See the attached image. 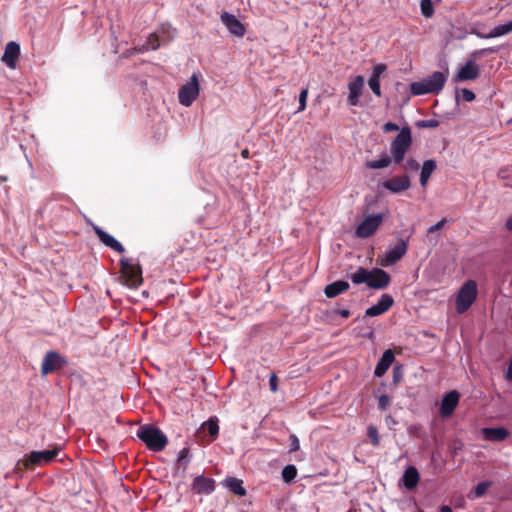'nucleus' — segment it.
I'll return each mask as SVG.
<instances>
[{"label":"nucleus","mask_w":512,"mask_h":512,"mask_svg":"<svg viewBox=\"0 0 512 512\" xmlns=\"http://www.w3.org/2000/svg\"><path fill=\"white\" fill-rule=\"evenodd\" d=\"M67 361L56 351H48L41 364V374L48 375L66 366Z\"/></svg>","instance_id":"11"},{"label":"nucleus","mask_w":512,"mask_h":512,"mask_svg":"<svg viewBox=\"0 0 512 512\" xmlns=\"http://www.w3.org/2000/svg\"><path fill=\"white\" fill-rule=\"evenodd\" d=\"M367 435L369 437L370 442L374 446H378L380 443V437L378 434V430L375 426L370 425L367 429Z\"/></svg>","instance_id":"33"},{"label":"nucleus","mask_w":512,"mask_h":512,"mask_svg":"<svg viewBox=\"0 0 512 512\" xmlns=\"http://www.w3.org/2000/svg\"><path fill=\"white\" fill-rule=\"evenodd\" d=\"M93 230L95 234L98 236L99 240L106 245L107 247L111 248L112 250L122 254L125 252L124 246L116 240L113 236L102 230L100 227L94 225Z\"/></svg>","instance_id":"20"},{"label":"nucleus","mask_w":512,"mask_h":512,"mask_svg":"<svg viewBox=\"0 0 512 512\" xmlns=\"http://www.w3.org/2000/svg\"><path fill=\"white\" fill-rule=\"evenodd\" d=\"M370 276V270H367L363 267H359L356 272L350 275V279L354 284L366 283L368 285Z\"/></svg>","instance_id":"27"},{"label":"nucleus","mask_w":512,"mask_h":512,"mask_svg":"<svg viewBox=\"0 0 512 512\" xmlns=\"http://www.w3.org/2000/svg\"><path fill=\"white\" fill-rule=\"evenodd\" d=\"M447 222V220L445 218H443L442 220L438 221L436 224L432 225L431 227L428 228V234H432L438 230H440L441 228H443V226L445 225V223Z\"/></svg>","instance_id":"43"},{"label":"nucleus","mask_w":512,"mask_h":512,"mask_svg":"<svg viewBox=\"0 0 512 512\" xmlns=\"http://www.w3.org/2000/svg\"><path fill=\"white\" fill-rule=\"evenodd\" d=\"M418 482H399L400 488L405 491H413Z\"/></svg>","instance_id":"45"},{"label":"nucleus","mask_w":512,"mask_h":512,"mask_svg":"<svg viewBox=\"0 0 512 512\" xmlns=\"http://www.w3.org/2000/svg\"><path fill=\"white\" fill-rule=\"evenodd\" d=\"M214 482H192L190 491L193 494H210L214 491Z\"/></svg>","instance_id":"25"},{"label":"nucleus","mask_w":512,"mask_h":512,"mask_svg":"<svg viewBox=\"0 0 512 512\" xmlns=\"http://www.w3.org/2000/svg\"><path fill=\"white\" fill-rule=\"evenodd\" d=\"M19 56H20V45L14 41H10L5 46L4 54L2 55L1 60L9 68L15 69Z\"/></svg>","instance_id":"17"},{"label":"nucleus","mask_w":512,"mask_h":512,"mask_svg":"<svg viewBox=\"0 0 512 512\" xmlns=\"http://www.w3.org/2000/svg\"><path fill=\"white\" fill-rule=\"evenodd\" d=\"M335 313L339 314L343 318H348L350 316V311L348 309H338Z\"/></svg>","instance_id":"50"},{"label":"nucleus","mask_w":512,"mask_h":512,"mask_svg":"<svg viewBox=\"0 0 512 512\" xmlns=\"http://www.w3.org/2000/svg\"><path fill=\"white\" fill-rule=\"evenodd\" d=\"M364 86V78L363 76H356L353 80L349 81V95L347 98V102L350 106H357L359 103V97L362 93V89Z\"/></svg>","instance_id":"18"},{"label":"nucleus","mask_w":512,"mask_h":512,"mask_svg":"<svg viewBox=\"0 0 512 512\" xmlns=\"http://www.w3.org/2000/svg\"><path fill=\"white\" fill-rule=\"evenodd\" d=\"M394 299L389 294H383L378 302L365 311V316L375 317L387 312L393 305Z\"/></svg>","instance_id":"15"},{"label":"nucleus","mask_w":512,"mask_h":512,"mask_svg":"<svg viewBox=\"0 0 512 512\" xmlns=\"http://www.w3.org/2000/svg\"><path fill=\"white\" fill-rule=\"evenodd\" d=\"M147 46L152 50H156L160 46L159 36L156 33H151L147 39Z\"/></svg>","instance_id":"36"},{"label":"nucleus","mask_w":512,"mask_h":512,"mask_svg":"<svg viewBox=\"0 0 512 512\" xmlns=\"http://www.w3.org/2000/svg\"><path fill=\"white\" fill-rule=\"evenodd\" d=\"M58 452V448L43 451H32L17 462L15 469L18 471L23 469H35L36 467L48 464L55 459Z\"/></svg>","instance_id":"4"},{"label":"nucleus","mask_w":512,"mask_h":512,"mask_svg":"<svg viewBox=\"0 0 512 512\" xmlns=\"http://www.w3.org/2000/svg\"><path fill=\"white\" fill-rule=\"evenodd\" d=\"M496 52L493 48H487L482 50L474 51L471 55L473 59H470L466 62V64L459 70V72L456 75L455 80L456 81H467V80H474L476 79L480 74V69L478 65L475 63L474 59H476L478 56L483 55L485 53H493Z\"/></svg>","instance_id":"7"},{"label":"nucleus","mask_w":512,"mask_h":512,"mask_svg":"<svg viewBox=\"0 0 512 512\" xmlns=\"http://www.w3.org/2000/svg\"><path fill=\"white\" fill-rule=\"evenodd\" d=\"M512 32V20L509 21L506 24H501L496 27H494L489 33L483 34L478 31H473V34H475L477 37L482 39H489V38H496L500 37L506 34H509Z\"/></svg>","instance_id":"23"},{"label":"nucleus","mask_w":512,"mask_h":512,"mask_svg":"<svg viewBox=\"0 0 512 512\" xmlns=\"http://www.w3.org/2000/svg\"><path fill=\"white\" fill-rule=\"evenodd\" d=\"M410 186L411 181L407 175L394 176L382 182V187L394 194L401 193L409 189Z\"/></svg>","instance_id":"13"},{"label":"nucleus","mask_w":512,"mask_h":512,"mask_svg":"<svg viewBox=\"0 0 512 512\" xmlns=\"http://www.w3.org/2000/svg\"><path fill=\"white\" fill-rule=\"evenodd\" d=\"M491 482H479L475 487L474 491L469 494V498H479L482 497L490 487Z\"/></svg>","instance_id":"30"},{"label":"nucleus","mask_w":512,"mask_h":512,"mask_svg":"<svg viewBox=\"0 0 512 512\" xmlns=\"http://www.w3.org/2000/svg\"><path fill=\"white\" fill-rule=\"evenodd\" d=\"M189 463L190 449L188 447H184L178 452L173 476L178 478L186 477L185 472Z\"/></svg>","instance_id":"19"},{"label":"nucleus","mask_w":512,"mask_h":512,"mask_svg":"<svg viewBox=\"0 0 512 512\" xmlns=\"http://www.w3.org/2000/svg\"><path fill=\"white\" fill-rule=\"evenodd\" d=\"M371 276L369 277L368 287L373 289H384L390 282V275L380 268H374L370 270Z\"/></svg>","instance_id":"16"},{"label":"nucleus","mask_w":512,"mask_h":512,"mask_svg":"<svg viewBox=\"0 0 512 512\" xmlns=\"http://www.w3.org/2000/svg\"><path fill=\"white\" fill-rule=\"evenodd\" d=\"M446 83V76L443 72L435 71L422 81L410 84L412 95L436 94L439 93Z\"/></svg>","instance_id":"3"},{"label":"nucleus","mask_w":512,"mask_h":512,"mask_svg":"<svg viewBox=\"0 0 512 512\" xmlns=\"http://www.w3.org/2000/svg\"><path fill=\"white\" fill-rule=\"evenodd\" d=\"M402 377V372L400 367H395L393 371V380L394 382H398Z\"/></svg>","instance_id":"48"},{"label":"nucleus","mask_w":512,"mask_h":512,"mask_svg":"<svg viewBox=\"0 0 512 512\" xmlns=\"http://www.w3.org/2000/svg\"><path fill=\"white\" fill-rule=\"evenodd\" d=\"M136 435L153 452L163 451L168 444L167 436L153 424L141 425Z\"/></svg>","instance_id":"2"},{"label":"nucleus","mask_w":512,"mask_h":512,"mask_svg":"<svg viewBox=\"0 0 512 512\" xmlns=\"http://www.w3.org/2000/svg\"><path fill=\"white\" fill-rule=\"evenodd\" d=\"M420 10L425 18H431L434 15V6L432 0H421Z\"/></svg>","instance_id":"29"},{"label":"nucleus","mask_w":512,"mask_h":512,"mask_svg":"<svg viewBox=\"0 0 512 512\" xmlns=\"http://www.w3.org/2000/svg\"><path fill=\"white\" fill-rule=\"evenodd\" d=\"M461 94H462V98L467 101V102H471L475 99V94L473 91L467 89V88H463L461 90Z\"/></svg>","instance_id":"41"},{"label":"nucleus","mask_w":512,"mask_h":512,"mask_svg":"<svg viewBox=\"0 0 512 512\" xmlns=\"http://www.w3.org/2000/svg\"><path fill=\"white\" fill-rule=\"evenodd\" d=\"M383 222V215H368L364 220L357 226L355 235L358 238H368L372 236Z\"/></svg>","instance_id":"9"},{"label":"nucleus","mask_w":512,"mask_h":512,"mask_svg":"<svg viewBox=\"0 0 512 512\" xmlns=\"http://www.w3.org/2000/svg\"><path fill=\"white\" fill-rule=\"evenodd\" d=\"M199 95V83L195 74L192 75L190 81L181 86L178 93L179 102L189 107Z\"/></svg>","instance_id":"8"},{"label":"nucleus","mask_w":512,"mask_h":512,"mask_svg":"<svg viewBox=\"0 0 512 512\" xmlns=\"http://www.w3.org/2000/svg\"><path fill=\"white\" fill-rule=\"evenodd\" d=\"M220 18L222 23L227 27L232 35L237 37H243L245 35L246 28L235 15L224 11L222 12Z\"/></svg>","instance_id":"14"},{"label":"nucleus","mask_w":512,"mask_h":512,"mask_svg":"<svg viewBox=\"0 0 512 512\" xmlns=\"http://www.w3.org/2000/svg\"><path fill=\"white\" fill-rule=\"evenodd\" d=\"M193 480H197V481H200V480H212L211 478H207L205 477L204 475H196Z\"/></svg>","instance_id":"53"},{"label":"nucleus","mask_w":512,"mask_h":512,"mask_svg":"<svg viewBox=\"0 0 512 512\" xmlns=\"http://www.w3.org/2000/svg\"><path fill=\"white\" fill-rule=\"evenodd\" d=\"M368 85L376 96H378V97L381 96L379 78L370 77V79L368 81Z\"/></svg>","instance_id":"35"},{"label":"nucleus","mask_w":512,"mask_h":512,"mask_svg":"<svg viewBox=\"0 0 512 512\" xmlns=\"http://www.w3.org/2000/svg\"><path fill=\"white\" fill-rule=\"evenodd\" d=\"M405 169L411 170V171H416L419 169V164L416 160L409 158V159H407V161L405 163Z\"/></svg>","instance_id":"44"},{"label":"nucleus","mask_w":512,"mask_h":512,"mask_svg":"<svg viewBox=\"0 0 512 512\" xmlns=\"http://www.w3.org/2000/svg\"><path fill=\"white\" fill-rule=\"evenodd\" d=\"M505 228L508 231H512V215L510 217H508V219L506 220Z\"/></svg>","instance_id":"51"},{"label":"nucleus","mask_w":512,"mask_h":512,"mask_svg":"<svg viewBox=\"0 0 512 512\" xmlns=\"http://www.w3.org/2000/svg\"><path fill=\"white\" fill-rule=\"evenodd\" d=\"M394 359H395V356H394L393 351L391 349H387L383 353L380 360L378 361V363L375 367V370H374V375L376 377H382L387 372V370L393 363Z\"/></svg>","instance_id":"21"},{"label":"nucleus","mask_w":512,"mask_h":512,"mask_svg":"<svg viewBox=\"0 0 512 512\" xmlns=\"http://www.w3.org/2000/svg\"><path fill=\"white\" fill-rule=\"evenodd\" d=\"M460 393L456 390H452L444 395L442 398L439 414L442 418H449L453 415L456 407L459 404Z\"/></svg>","instance_id":"12"},{"label":"nucleus","mask_w":512,"mask_h":512,"mask_svg":"<svg viewBox=\"0 0 512 512\" xmlns=\"http://www.w3.org/2000/svg\"><path fill=\"white\" fill-rule=\"evenodd\" d=\"M269 386L272 392H276L278 390V378L275 373H272L269 377Z\"/></svg>","instance_id":"42"},{"label":"nucleus","mask_w":512,"mask_h":512,"mask_svg":"<svg viewBox=\"0 0 512 512\" xmlns=\"http://www.w3.org/2000/svg\"><path fill=\"white\" fill-rule=\"evenodd\" d=\"M383 130L386 133L394 132V131L399 130V126L394 122H387L384 124Z\"/></svg>","instance_id":"47"},{"label":"nucleus","mask_w":512,"mask_h":512,"mask_svg":"<svg viewBox=\"0 0 512 512\" xmlns=\"http://www.w3.org/2000/svg\"><path fill=\"white\" fill-rule=\"evenodd\" d=\"M242 483L243 482H225L229 491H231L232 493H234L238 496H244L246 494V490L242 486Z\"/></svg>","instance_id":"31"},{"label":"nucleus","mask_w":512,"mask_h":512,"mask_svg":"<svg viewBox=\"0 0 512 512\" xmlns=\"http://www.w3.org/2000/svg\"><path fill=\"white\" fill-rule=\"evenodd\" d=\"M308 97V89H303L299 94V108L298 112H302L306 109V101Z\"/></svg>","instance_id":"37"},{"label":"nucleus","mask_w":512,"mask_h":512,"mask_svg":"<svg viewBox=\"0 0 512 512\" xmlns=\"http://www.w3.org/2000/svg\"><path fill=\"white\" fill-rule=\"evenodd\" d=\"M440 512H452V509L450 506L448 505H443L441 508H440Z\"/></svg>","instance_id":"54"},{"label":"nucleus","mask_w":512,"mask_h":512,"mask_svg":"<svg viewBox=\"0 0 512 512\" xmlns=\"http://www.w3.org/2000/svg\"><path fill=\"white\" fill-rule=\"evenodd\" d=\"M350 285L347 281L338 280L329 285L324 289V294L327 298H334L349 289Z\"/></svg>","instance_id":"24"},{"label":"nucleus","mask_w":512,"mask_h":512,"mask_svg":"<svg viewBox=\"0 0 512 512\" xmlns=\"http://www.w3.org/2000/svg\"><path fill=\"white\" fill-rule=\"evenodd\" d=\"M120 281L130 289H137L143 283L142 268L137 263H131L127 258L120 259Z\"/></svg>","instance_id":"5"},{"label":"nucleus","mask_w":512,"mask_h":512,"mask_svg":"<svg viewBox=\"0 0 512 512\" xmlns=\"http://www.w3.org/2000/svg\"><path fill=\"white\" fill-rule=\"evenodd\" d=\"M401 480H419L418 470L414 466H409L405 470Z\"/></svg>","instance_id":"34"},{"label":"nucleus","mask_w":512,"mask_h":512,"mask_svg":"<svg viewBox=\"0 0 512 512\" xmlns=\"http://www.w3.org/2000/svg\"><path fill=\"white\" fill-rule=\"evenodd\" d=\"M408 249V241L400 239L395 246L387 249L385 256L380 260V265L387 267L395 264L406 254Z\"/></svg>","instance_id":"10"},{"label":"nucleus","mask_w":512,"mask_h":512,"mask_svg":"<svg viewBox=\"0 0 512 512\" xmlns=\"http://www.w3.org/2000/svg\"><path fill=\"white\" fill-rule=\"evenodd\" d=\"M482 435L485 440L491 442H502L509 436V431L504 427L483 428Z\"/></svg>","instance_id":"22"},{"label":"nucleus","mask_w":512,"mask_h":512,"mask_svg":"<svg viewBox=\"0 0 512 512\" xmlns=\"http://www.w3.org/2000/svg\"><path fill=\"white\" fill-rule=\"evenodd\" d=\"M7 181L6 176H0V183Z\"/></svg>","instance_id":"55"},{"label":"nucleus","mask_w":512,"mask_h":512,"mask_svg":"<svg viewBox=\"0 0 512 512\" xmlns=\"http://www.w3.org/2000/svg\"><path fill=\"white\" fill-rule=\"evenodd\" d=\"M477 293V284L474 280L465 282L456 297V311L459 314L466 312L476 300Z\"/></svg>","instance_id":"6"},{"label":"nucleus","mask_w":512,"mask_h":512,"mask_svg":"<svg viewBox=\"0 0 512 512\" xmlns=\"http://www.w3.org/2000/svg\"><path fill=\"white\" fill-rule=\"evenodd\" d=\"M290 440H291V447H290V451H291V452H294V451L299 450V448H300V443H299V439L297 438V436H296V435H294V434L290 435Z\"/></svg>","instance_id":"46"},{"label":"nucleus","mask_w":512,"mask_h":512,"mask_svg":"<svg viewBox=\"0 0 512 512\" xmlns=\"http://www.w3.org/2000/svg\"><path fill=\"white\" fill-rule=\"evenodd\" d=\"M200 430L207 431L211 438L215 439L219 433L218 420L216 418H210L201 425Z\"/></svg>","instance_id":"28"},{"label":"nucleus","mask_w":512,"mask_h":512,"mask_svg":"<svg viewBox=\"0 0 512 512\" xmlns=\"http://www.w3.org/2000/svg\"><path fill=\"white\" fill-rule=\"evenodd\" d=\"M391 404V399L388 395H380L378 398V408L380 410H386Z\"/></svg>","instance_id":"39"},{"label":"nucleus","mask_w":512,"mask_h":512,"mask_svg":"<svg viewBox=\"0 0 512 512\" xmlns=\"http://www.w3.org/2000/svg\"><path fill=\"white\" fill-rule=\"evenodd\" d=\"M386 70V65L385 64H377L374 66L373 68V72H372V75L371 77H374V78H379L380 79V76L381 74Z\"/></svg>","instance_id":"40"},{"label":"nucleus","mask_w":512,"mask_h":512,"mask_svg":"<svg viewBox=\"0 0 512 512\" xmlns=\"http://www.w3.org/2000/svg\"><path fill=\"white\" fill-rule=\"evenodd\" d=\"M297 476V469L294 465H286L282 470L283 480H294Z\"/></svg>","instance_id":"32"},{"label":"nucleus","mask_w":512,"mask_h":512,"mask_svg":"<svg viewBox=\"0 0 512 512\" xmlns=\"http://www.w3.org/2000/svg\"><path fill=\"white\" fill-rule=\"evenodd\" d=\"M225 480L232 481V480H238V479H237V478H234V477H227Z\"/></svg>","instance_id":"56"},{"label":"nucleus","mask_w":512,"mask_h":512,"mask_svg":"<svg viewBox=\"0 0 512 512\" xmlns=\"http://www.w3.org/2000/svg\"><path fill=\"white\" fill-rule=\"evenodd\" d=\"M419 128H436L439 126V121L435 119L421 120L417 122Z\"/></svg>","instance_id":"38"},{"label":"nucleus","mask_w":512,"mask_h":512,"mask_svg":"<svg viewBox=\"0 0 512 512\" xmlns=\"http://www.w3.org/2000/svg\"><path fill=\"white\" fill-rule=\"evenodd\" d=\"M241 156L244 158V159H248L249 156H250V152L248 149H244L241 151Z\"/></svg>","instance_id":"52"},{"label":"nucleus","mask_w":512,"mask_h":512,"mask_svg":"<svg viewBox=\"0 0 512 512\" xmlns=\"http://www.w3.org/2000/svg\"><path fill=\"white\" fill-rule=\"evenodd\" d=\"M411 144V130L409 127H403L391 143L390 150L392 158L383 154L378 160L367 161L365 166L369 169L376 170L388 167L392 161H394L395 164H400L404 160Z\"/></svg>","instance_id":"1"},{"label":"nucleus","mask_w":512,"mask_h":512,"mask_svg":"<svg viewBox=\"0 0 512 512\" xmlns=\"http://www.w3.org/2000/svg\"><path fill=\"white\" fill-rule=\"evenodd\" d=\"M505 378L508 381H512V359L510 360V363H509L508 368L506 370Z\"/></svg>","instance_id":"49"},{"label":"nucleus","mask_w":512,"mask_h":512,"mask_svg":"<svg viewBox=\"0 0 512 512\" xmlns=\"http://www.w3.org/2000/svg\"><path fill=\"white\" fill-rule=\"evenodd\" d=\"M436 169V163L434 160H426L423 163L421 173H420V184L421 186H426L428 179L430 178L431 174Z\"/></svg>","instance_id":"26"}]
</instances>
